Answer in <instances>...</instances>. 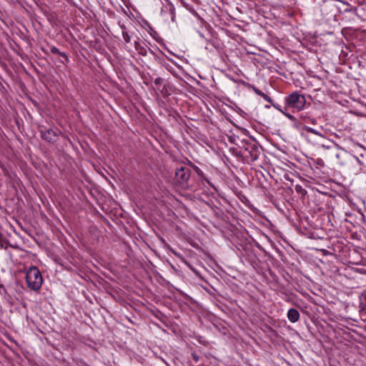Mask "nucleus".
<instances>
[{"label": "nucleus", "instance_id": "f257e3e1", "mask_svg": "<svg viewBox=\"0 0 366 366\" xmlns=\"http://www.w3.org/2000/svg\"><path fill=\"white\" fill-rule=\"evenodd\" d=\"M229 142L238 147L233 149L237 155L247 159V162H253L259 158L260 154L256 139H228Z\"/></svg>", "mask_w": 366, "mask_h": 366}, {"label": "nucleus", "instance_id": "f03ea898", "mask_svg": "<svg viewBox=\"0 0 366 366\" xmlns=\"http://www.w3.org/2000/svg\"><path fill=\"white\" fill-rule=\"evenodd\" d=\"M174 184L180 189H185L190 187L191 171L189 166L179 164L175 167Z\"/></svg>", "mask_w": 366, "mask_h": 366}, {"label": "nucleus", "instance_id": "7ed1b4c3", "mask_svg": "<svg viewBox=\"0 0 366 366\" xmlns=\"http://www.w3.org/2000/svg\"><path fill=\"white\" fill-rule=\"evenodd\" d=\"M26 281L27 286L30 290L33 291H38L40 290L43 283V277L36 267H31L27 269Z\"/></svg>", "mask_w": 366, "mask_h": 366}, {"label": "nucleus", "instance_id": "20e7f679", "mask_svg": "<svg viewBox=\"0 0 366 366\" xmlns=\"http://www.w3.org/2000/svg\"><path fill=\"white\" fill-rule=\"evenodd\" d=\"M287 107L296 109L300 111L305 107L306 100L302 94L298 92H293L285 99Z\"/></svg>", "mask_w": 366, "mask_h": 366}, {"label": "nucleus", "instance_id": "39448f33", "mask_svg": "<svg viewBox=\"0 0 366 366\" xmlns=\"http://www.w3.org/2000/svg\"><path fill=\"white\" fill-rule=\"evenodd\" d=\"M321 147L325 149H333L335 148H337L338 149H342L345 152H350L352 151V148L349 146L342 147L340 146L338 144L335 143V142L330 140L326 144H321Z\"/></svg>", "mask_w": 366, "mask_h": 366}, {"label": "nucleus", "instance_id": "423d86ee", "mask_svg": "<svg viewBox=\"0 0 366 366\" xmlns=\"http://www.w3.org/2000/svg\"><path fill=\"white\" fill-rule=\"evenodd\" d=\"M359 312L361 315H366V290H364L359 296Z\"/></svg>", "mask_w": 366, "mask_h": 366}, {"label": "nucleus", "instance_id": "0eeeda50", "mask_svg": "<svg viewBox=\"0 0 366 366\" xmlns=\"http://www.w3.org/2000/svg\"><path fill=\"white\" fill-rule=\"evenodd\" d=\"M287 318L291 322H296L300 319V313L297 310L291 308L287 312Z\"/></svg>", "mask_w": 366, "mask_h": 366}, {"label": "nucleus", "instance_id": "6e6552de", "mask_svg": "<svg viewBox=\"0 0 366 366\" xmlns=\"http://www.w3.org/2000/svg\"><path fill=\"white\" fill-rule=\"evenodd\" d=\"M220 49V44L216 40H207V44L205 46V49L209 51V52L213 51V49Z\"/></svg>", "mask_w": 366, "mask_h": 366}, {"label": "nucleus", "instance_id": "1a4fd4ad", "mask_svg": "<svg viewBox=\"0 0 366 366\" xmlns=\"http://www.w3.org/2000/svg\"><path fill=\"white\" fill-rule=\"evenodd\" d=\"M134 48L137 51L138 54L142 56H147V51L146 47L142 45L139 41L134 42Z\"/></svg>", "mask_w": 366, "mask_h": 366}, {"label": "nucleus", "instance_id": "9d476101", "mask_svg": "<svg viewBox=\"0 0 366 366\" xmlns=\"http://www.w3.org/2000/svg\"><path fill=\"white\" fill-rule=\"evenodd\" d=\"M252 89L256 94L262 97L267 102L272 104V99L268 95L262 92L260 89H259L256 86H252Z\"/></svg>", "mask_w": 366, "mask_h": 366}, {"label": "nucleus", "instance_id": "9b49d317", "mask_svg": "<svg viewBox=\"0 0 366 366\" xmlns=\"http://www.w3.org/2000/svg\"><path fill=\"white\" fill-rule=\"evenodd\" d=\"M122 36H123V39H124L125 42H127V43H129L130 42L131 37H130L129 34H128V32H127L125 31H122Z\"/></svg>", "mask_w": 366, "mask_h": 366}, {"label": "nucleus", "instance_id": "f8f14e48", "mask_svg": "<svg viewBox=\"0 0 366 366\" xmlns=\"http://www.w3.org/2000/svg\"><path fill=\"white\" fill-rule=\"evenodd\" d=\"M304 129L307 132H310L311 134H316V135H320V136H322V134H320L319 132H317L315 129L311 128V127H305L304 128Z\"/></svg>", "mask_w": 366, "mask_h": 366}, {"label": "nucleus", "instance_id": "ddd939ff", "mask_svg": "<svg viewBox=\"0 0 366 366\" xmlns=\"http://www.w3.org/2000/svg\"><path fill=\"white\" fill-rule=\"evenodd\" d=\"M61 56L64 59L61 61V62L64 64H66L69 63V56L66 55V53L63 52L62 54L60 56Z\"/></svg>", "mask_w": 366, "mask_h": 366}, {"label": "nucleus", "instance_id": "4468645a", "mask_svg": "<svg viewBox=\"0 0 366 366\" xmlns=\"http://www.w3.org/2000/svg\"><path fill=\"white\" fill-rule=\"evenodd\" d=\"M51 52L54 54H58L59 56H61L63 53L62 51H60L59 49L56 46H52L51 48Z\"/></svg>", "mask_w": 366, "mask_h": 366}, {"label": "nucleus", "instance_id": "2eb2a0df", "mask_svg": "<svg viewBox=\"0 0 366 366\" xmlns=\"http://www.w3.org/2000/svg\"><path fill=\"white\" fill-rule=\"evenodd\" d=\"M346 12H352L355 15L357 14V7H350V9H345Z\"/></svg>", "mask_w": 366, "mask_h": 366}, {"label": "nucleus", "instance_id": "dca6fc26", "mask_svg": "<svg viewBox=\"0 0 366 366\" xmlns=\"http://www.w3.org/2000/svg\"><path fill=\"white\" fill-rule=\"evenodd\" d=\"M271 104L272 105L273 107H274L275 109H277V110H279L282 113L283 112V110L281 109V107H280V104H275L273 102H272V104Z\"/></svg>", "mask_w": 366, "mask_h": 366}, {"label": "nucleus", "instance_id": "f3484780", "mask_svg": "<svg viewBox=\"0 0 366 366\" xmlns=\"http://www.w3.org/2000/svg\"><path fill=\"white\" fill-rule=\"evenodd\" d=\"M162 81H163V79H162V78H160V77L157 78V79L154 80V84H155L156 85H157V84H162Z\"/></svg>", "mask_w": 366, "mask_h": 366}, {"label": "nucleus", "instance_id": "a211bd4d", "mask_svg": "<svg viewBox=\"0 0 366 366\" xmlns=\"http://www.w3.org/2000/svg\"><path fill=\"white\" fill-rule=\"evenodd\" d=\"M282 113H283L285 116H287L290 119H292V120L295 119V117H294L292 115H291L290 114H287V113H285L284 111H283V112H282Z\"/></svg>", "mask_w": 366, "mask_h": 366}, {"label": "nucleus", "instance_id": "6ab92c4d", "mask_svg": "<svg viewBox=\"0 0 366 366\" xmlns=\"http://www.w3.org/2000/svg\"><path fill=\"white\" fill-rule=\"evenodd\" d=\"M295 189H296V191H297V192H300V190H302V187H301V186H300V185H297V186L295 187Z\"/></svg>", "mask_w": 366, "mask_h": 366}, {"label": "nucleus", "instance_id": "aec40b11", "mask_svg": "<svg viewBox=\"0 0 366 366\" xmlns=\"http://www.w3.org/2000/svg\"><path fill=\"white\" fill-rule=\"evenodd\" d=\"M353 147H362H362L360 144H355V143H353Z\"/></svg>", "mask_w": 366, "mask_h": 366}, {"label": "nucleus", "instance_id": "412c9836", "mask_svg": "<svg viewBox=\"0 0 366 366\" xmlns=\"http://www.w3.org/2000/svg\"><path fill=\"white\" fill-rule=\"evenodd\" d=\"M355 159H357V161L360 164H361V162L360 161V159H359L357 157H355Z\"/></svg>", "mask_w": 366, "mask_h": 366}, {"label": "nucleus", "instance_id": "4be33fe9", "mask_svg": "<svg viewBox=\"0 0 366 366\" xmlns=\"http://www.w3.org/2000/svg\"><path fill=\"white\" fill-rule=\"evenodd\" d=\"M194 359L196 361H197V360H198V357H196V356H194Z\"/></svg>", "mask_w": 366, "mask_h": 366}, {"label": "nucleus", "instance_id": "5701e85b", "mask_svg": "<svg viewBox=\"0 0 366 366\" xmlns=\"http://www.w3.org/2000/svg\"><path fill=\"white\" fill-rule=\"evenodd\" d=\"M336 157H337V159H339V158H340V154H336Z\"/></svg>", "mask_w": 366, "mask_h": 366}, {"label": "nucleus", "instance_id": "b1692460", "mask_svg": "<svg viewBox=\"0 0 366 366\" xmlns=\"http://www.w3.org/2000/svg\"><path fill=\"white\" fill-rule=\"evenodd\" d=\"M196 170H197V172L198 173V174L200 175V174L199 173V168L197 167Z\"/></svg>", "mask_w": 366, "mask_h": 366}, {"label": "nucleus", "instance_id": "393cba45", "mask_svg": "<svg viewBox=\"0 0 366 366\" xmlns=\"http://www.w3.org/2000/svg\"><path fill=\"white\" fill-rule=\"evenodd\" d=\"M265 108L269 109V108H270V106H269V105H266V106H265Z\"/></svg>", "mask_w": 366, "mask_h": 366}]
</instances>
